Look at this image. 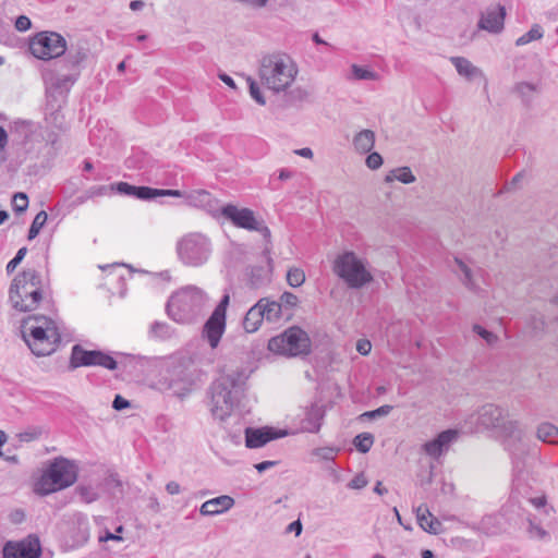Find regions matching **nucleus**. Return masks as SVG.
Here are the masks:
<instances>
[{
  "label": "nucleus",
  "instance_id": "obj_3",
  "mask_svg": "<svg viewBox=\"0 0 558 558\" xmlns=\"http://www.w3.org/2000/svg\"><path fill=\"white\" fill-rule=\"evenodd\" d=\"M299 74L296 62L287 53L274 52L259 61L258 77L269 90L279 94L292 86Z\"/></svg>",
  "mask_w": 558,
  "mask_h": 558
},
{
  "label": "nucleus",
  "instance_id": "obj_5",
  "mask_svg": "<svg viewBox=\"0 0 558 558\" xmlns=\"http://www.w3.org/2000/svg\"><path fill=\"white\" fill-rule=\"evenodd\" d=\"M207 301L206 293L196 286H186L170 296L166 311L168 316L179 324H192L203 313Z\"/></svg>",
  "mask_w": 558,
  "mask_h": 558
},
{
  "label": "nucleus",
  "instance_id": "obj_50",
  "mask_svg": "<svg viewBox=\"0 0 558 558\" xmlns=\"http://www.w3.org/2000/svg\"><path fill=\"white\" fill-rule=\"evenodd\" d=\"M366 165L371 170H377L383 165V157L378 153H372L366 157Z\"/></svg>",
  "mask_w": 558,
  "mask_h": 558
},
{
  "label": "nucleus",
  "instance_id": "obj_43",
  "mask_svg": "<svg viewBox=\"0 0 558 558\" xmlns=\"http://www.w3.org/2000/svg\"><path fill=\"white\" fill-rule=\"evenodd\" d=\"M87 57V53L84 49H77L75 52L70 51L66 62L71 65V69L76 70L82 61H84Z\"/></svg>",
  "mask_w": 558,
  "mask_h": 558
},
{
  "label": "nucleus",
  "instance_id": "obj_15",
  "mask_svg": "<svg viewBox=\"0 0 558 558\" xmlns=\"http://www.w3.org/2000/svg\"><path fill=\"white\" fill-rule=\"evenodd\" d=\"M2 554L3 558H39L41 547L38 537L28 536L20 542H7Z\"/></svg>",
  "mask_w": 558,
  "mask_h": 558
},
{
  "label": "nucleus",
  "instance_id": "obj_19",
  "mask_svg": "<svg viewBox=\"0 0 558 558\" xmlns=\"http://www.w3.org/2000/svg\"><path fill=\"white\" fill-rule=\"evenodd\" d=\"M225 330L226 317L211 313L204 325L203 335L207 339L209 345L215 349L218 347Z\"/></svg>",
  "mask_w": 558,
  "mask_h": 558
},
{
  "label": "nucleus",
  "instance_id": "obj_61",
  "mask_svg": "<svg viewBox=\"0 0 558 558\" xmlns=\"http://www.w3.org/2000/svg\"><path fill=\"white\" fill-rule=\"evenodd\" d=\"M276 461H263V462H259L255 465V469L262 473L270 468H272L274 465H276Z\"/></svg>",
  "mask_w": 558,
  "mask_h": 558
},
{
  "label": "nucleus",
  "instance_id": "obj_1",
  "mask_svg": "<svg viewBox=\"0 0 558 558\" xmlns=\"http://www.w3.org/2000/svg\"><path fill=\"white\" fill-rule=\"evenodd\" d=\"M464 427L469 432L493 430L510 452L513 468L518 471L522 469L523 430L518 421L509 418L507 410L492 403L484 404L465 420Z\"/></svg>",
  "mask_w": 558,
  "mask_h": 558
},
{
  "label": "nucleus",
  "instance_id": "obj_52",
  "mask_svg": "<svg viewBox=\"0 0 558 558\" xmlns=\"http://www.w3.org/2000/svg\"><path fill=\"white\" fill-rule=\"evenodd\" d=\"M391 411H392V407L388 405V404H385V405H381V407L377 408L376 410H373V411H369V412H365L363 414V416H367V417L374 418V417H377V416L388 415Z\"/></svg>",
  "mask_w": 558,
  "mask_h": 558
},
{
  "label": "nucleus",
  "instance_id": "obj_53",
  "mask_svg": "<svg viewBox=\"0 0 558 558\" xmlns=\"http://www.w3.org/2000/svg\"><path fill=\"white\" fill-rule=\"evenodd\" d=\"M41 435V430L39 428H32L29 430H25L23 433H20L19 434V438L21 441H32V440H35L37 438H39V436Z\"/></svg>",
  "mask_w": 558,
  "mask_h": 558
},
{
  "label": "nucleus",
  "instance_id": "obj_12",
  "mask_svg": "<svg viewBox=\"0 0 558 558\" xmlns=\"http://www.w3.org/2000/svg\"><path fill=\"white\" fill-rule=\"evenodd\" d=\"M29 50L37 59L49 60L65 52L66 41L58 33L43 32L31 40Z\"/></svg>",
  "mask_w": 558,
  "mask_h": 558
},
{
  "label": "nucleus",
  "instance_id": "obj_38",
  "mask_svg": "<svg viewBox=\"0 0 558 558\" xmlns=\"http://www.w3.org/2000/svg\"><path fill=\"white\" fill-rule=\"evenodd\" d=\"M47 218H48V215L45 210L39 211L35 216V218L31 225V228L28 230V235H27L28 240H33L39 234L41 228L45 226V223L47 221Z\"/></svg>",
  "mask_w": 558,
  "mask_h": 558
},
{
  "label": "nucleus",
  "instance_id": "obj_51",
  "mask_svg": "<svg viewBox=\"0 0 558 558\" xmlns=\"http://www.w3.org/2000/svg\"><path fill=\"white\" fill-rule=\"evenodd\" d=\"M229 303H230V295H229V293H225L213 313L226 317V313H227Z\"/></svg>",
  "mask_w": 558,
  "mask_h": 558
},
{
  "label": "nucleus",
  "instance_id": "obj_57",
  "mask_svg": "<svg viewBox=\"0 0 558 558\" xmlns=\"http://www.w3.org/2000/svg\"><path fill=\"white\" fill-rule=\"evenodd\" d=\"M356 350L362 355H367L372 350V343L367 339H361L356 343Z\"/></svg>",
  "mask_w": 558,
  "mask_h": 558
},
{
  "label": "nucleus",
  "instance_id": "obj_58",
  "mask_svg": "<svg viewBox=\"0 0 558 558\" xmlns=\"http://www.w3.org/2000/svg\"><path fill=\"white\" fill-rule=\"evenodd\" d=\"M130 407V402L124 399L122 396L117 395L112 402V408L117 411H122Z\"/></svg>",
  "mask_w": 558,
  "mask_h": 558
},
{
  "label": "nucleus",
  "instance_id": "obj_18",
  "mask_svg": "<svg viewBox=\"0 0 558 558\" xmlns=\"http://www.w3.org/2000/svg\"><path fill=\"white\" fill-rule=\"evenodd\" d=\"M457 437L458 433L456 430H444L438 434L436 438L424 444V451L429 457L436 459L449 449L450 445L457 439Z\"/></svg>",
  "mask_w": 558,
  "mask_h": 558
},
{
  "label": "nucleus",
  "instance_id": "obj_20",
  "mask_svg": "<svg viewBox=\"0 0 558 558\" xmlns=\"http://www.w3.org/2000/svg\"><path fill=\"white\" fill-rule=\"evenodd\" d=\"M271 427L245 428V445L247 448H260L268 441L280 437Z\"/></svg>",
  "mask_w": 558,
  "mask_h": 558
},
{
  "label": "nucleus",
  "instance_id": "obj_64",
  "mask_svg": "<svg viewBox=\"0 0 558 558\" xmlns=\"http://www.w3.org/2000/svg\"><path fill=\"white\" fill-rule=\"evenodd\" d=\"M295 532L296 535H300L302 532V524L300 520L293 521L288 525V532Z\"/></svg>",
  "mask_w": 558,
  "mask_h": 558
},
{
  "label": "nucleus",
  "instance_id": "obj_26",
  "mask_svg": "<svg viewBox=\"0 0 558 558\" xmlns=\"http://www.w3.org/2000/svg\"><path fill=\"white\" fill-rule=\"evenodd\" d=\"M375 133L372 130H362L353 137L352 145L360 154L369 153L375 145Z\"/></svg>",
  "mask_w": 558,
  "mask_h": 558
},
{
  "label": "nucleus",
  "instance_id": "obj_34",
  "mask_svg": "<svg viewBox=\"0 0 558 558\" xmlns=\"http://www.w3.org/2000/svg\"><path fill=\"white\" fill-rule=\"evenodd\" d=\"M172 328L165 322H154L149 328V336L155 339H168L172 336Z\"/></svg>",
  "mask_w": 558,
  "mask_h": 558
},
{
  "label": "nucleus",
  "instance_id": "obj_13",
  "mask_svg": "<svg viewBox=\"0 0 558 558\" xmlns=\"http://www.w3.org/2000/svg\"><path fill=\"white\" fill-rule=\"evenodd\" d=\"M221 215L236 228L257 231L265 239L270 238L269 228L262 220H258L250 208H239L235 205L227 204L221 208Z\"/></svg>",
  "mask_w": 558,
  "mask_h": 558
},
{
  "label": "nucleus",
  "instance_id": "obj_2",
  "mask_svg": "<svg viewBox=\"0 0 558 558\" xmlns=\"http://www.w3.org/2000/svg\"><path fill=\"white\" fill-rule=\"evenodd\" d=\"M245 381L244 373L236 369L222 373L210 384L208 409L215 420L223 422L232 414L243 396Z\"/></svg>",
  "mask_w": 558,
  "mask_h": 558
},
{
  "label": "nucleus",
  "instance_id": "obj_10",
  "mask_svg": "<svg viewBox=\"0 0 558 558\" xmlns=\"http://www.w3.org/2000/svg\"><path fill=\"white\" fill-rule=\"evenodd\" d=\"M195 378L191 366L182 362L173 363L168 366L166 373L158 380L159 389L162 391H170L173 396L179 398L186 397L193 385Z\"/></svg>",
  "mask_w": 558,
  "mask_h": 558
},
{
  "label": "nucleus",
  "instance_id": "obj_4",
  "mask_svg": "<svg viewBox=\"0 0 558 558\" xmlns=\"http://www.w3.org/2000/svg\"><path fill=\"white\" fill-rule=\"evenodd\" d=\"M22 327L23 339L35 355L47 356L57 350L61 335L51 318L43 315L28 316L23 320Z\"/></svg>",
  "mask_w": 558,
  "mask_h": 558
},
{
  "label": "nucleus",
  "instance_id": "obj_30",
  "mask_svg": "<svg viewBox=\"0 0 558 558\" xmlns=\"http://www.w3.org/2000/svg\"><path fill=\"white\" fill-rule=\"evenodd\" d=\"M78 72L75 71L74 73L70 74H57L51 75L49 78V83L52 87L60 92H68L70 87L74 84V82L77 80Z\"/></svg>",
  "mask_w": 558,
  "mask_h": 558
},
{
  "label": "nucleus",
  "instance_id": "obj_25",
  "mask_svg": "<svg viewBox=\"0 0 558 558\" xmlns=\"http://www.w3.org/2000/svg\"><path fill=\"white\" fill-rule=\"evenodd\" d=\"M450 62L454 65L458 74L468 81H472L477 77L484 78L483 71L464 57H451Z\"/></svg>",
  "mask_w": 558,
  "mask_h": 558
},
{
  "label": "nucleus",
  "instance_id": "obj_6",
  "mask_svg": "<svg viewBox=\"0 0 558 558\" xmlns=\"http://www.w3.org/2000/svg\"><path fill=\"white\" fill-rule=\"evenodd\" d=\"M9 299L12 306L20 312L36 310L43 300L40 274L34 268H27L16 275L10 286Z\"/></svg>",
  "mask_w": 558,
  "mask_h": 558
},
{
  "label": "nucleus",
  "instance_id": "obj_23",
  "mask_svg": "<svg viewBox=\"0 0 558 558\" xmlns=\"http://www.w3.org/2000/svg\"><path fill=\"white\" fill-rule=\"evenodd\" d=\"M180 195H172L184 199V203L194 207H207L211 205V194L206 190H177Z\"/></svg>",
  "mask_w": 558,
  "mask_h": 558
},
{
  "label": "nucleus",
  "instance_id": "obj_36",
  "mask_svg": "<svg viewBox=\"0 0 558 558\" xmlns=\"http://www.w3.org/2000/svg\"><path fill=\"white\" fill-rule=\"evenodd\" d=\"M373 442L374 436L369 433L359 434L353 439L355 448L362 453L368 452L373 446Z\"/></svg>",
  "mask_w": 558,
  "mask_h": 558
},
{
  "label": "nucleus",
  "instance_id": "obj_48",
  "mask_svg": "<svg viewBox=\"0 0 558 558\" xmlns=\"http://www.w3.org/2000/svg\"><path fill=\"white\" fill-rule=\"evenodd\" d=\"M279 303H281V307H294L299 303V298L295 294L286 291L281 294Z\"/></svg>",
  "mask_w": 558,
  "mask_h": 558
},
{
  "label": "nucleus",
  "instance_id": "obj_40",
  "mask_svg": "<svg viewBox=\"0 0 558 558\" xmlns=\"http://www.w3.org/2000/svg\"><path fill=\"white\" fill-rule=\"evenodd\" d=\"M287 281L289 286L298 288L305 281V274L301 268L292 267L287 272Z\"/></svg>",
  "mask_w": 558,
  "mask_h": 558
},
{
  "label": "nucleus",
  "instance_id": "obj_44",
  "mask_svg": "<svg viewBox=\"0 0 558 558\" xmlns=\"http://www.w3.org/2000/svg\"><path fill=\"white\" fill-rule=\"evenodd\" d=\"M473 331L482 337L488 344H494L498 340V337L494 332L486 330L480 325H474Z\"/></svg>",
  "mask_w": 558,
  "mask_h": 558
},
{
  "label": "nucleus",
  "instance_id": "obj_11",
  "mask_svg": "<svg viewBox=\"0 0 558 558\" xmlns=\"http://www.w3.org/2000/svg\"><path fill=\"white\" fill-rule=\"evenodd\" d=\"M268 350L274 353L291 356L308 354L311 351V340L307 333L300 327H290L281 335L269 339Z\"/></svg>",
  "mask_w": 558,
  "mask_h": 558
},
{
  "label": "nucleus",
  "instance_id": "obj_14",
  "mask_svg": "<svg viewBox=\"0 0 558 558\" xmlns=\"http://www.w3.org/2000/svg\"><path fill=\"white\" fill-rule=\"evenodd\" d=\"M70 364L72 368L82 366H101L113 371L118 367L117 361L111 355L99 350H85L80 344L73 345Z\"/></svg>",
  "mask_w": 558,
  "mask_h": 558
},
{
  "label": "nucleus",
  "instance_id": "obj_32",
  "mask_svg": "<svg viewBox=\"0 0 558 558\" xmlns=\"http://www.w3.org/2000/svg\"><path fill=\"white\" fill-rule=\"evenodd\" d=\"M74 519L77 524V534L73 537V544L78 546L87 542L89 537V525L87 518L83 514H75Z\"/></svg>",
  "mask_w": 558,
  "mask_h": 558
},
{
  "label": "nucleus",
  "instance_id": "obj_16",
  "mask_svg": "<svg viewBox=\"0 0 558 558\" xmlns=\"http://www.w3.org/2000/svg\"><path fill=\"white\" fill-rule=\"evenodd\" d=\"M506 9L502 5H494L482 12L477 23L478 29L492 34H499L504 29Z\"/></svg>",
  "mask_w": 558,
  "mask_h": 558
},
{
  "label": "nucleus",
  "instance_id": "obj_46",
  "mask_svg": "<svg viewBox=\"0 0 558 558\" xmlns=\"http://www.w3.org/2000/svg\"><path fill=\"white\" fill-rule=\"evenodd\" d=\"M456 263L459 267V269L462 271L463 274V283L469 287L470 289L473 288V282H472V272H471V269L459 258H456Z\"/></svg>",
  "mask_w": 558,
  "mask_h": 558
},
{
  "label": "nucleus",
  "instance_id": "obj_9",
  "mask_svg": "<svg viewBox=\"0 0 558 558\" xmlns=\"http://www.w3.org/2000/svg\"><path fill=\"white\" fill-rule=\"evenodd\" d=\"M333 271L352 289H360L373 281V275L353 252L339 255L333 263Z\"/></svg>",
  "mask_w": 558,
  "mask_h": 558
},
{
  "label": "nucleus",
  "instance_id": "obj_8",
  "mask_svg": "<svg viewBox=\"0 0 558 558\" xmlns=\"http://www.w3.org/2000/svg\"><path fill=\"white\" fill-rule=\"evenodd\" d=\"M177 253L184 265L198 267L208 260L211 254V242L203 233H187L178 241Z\"/></svg>",
  "mask_w": 558,
  "mask_h": 558
},
{
  "label": "nucleus",
  "instance_id": "obj_54",
  "mask_svg": "<svg viewBox=\"0 0 558 558\" xmlns=\"http://www.w3.org/2000/svg\"><path fill=\"white\" fill-rule=\"evenodd\" d=\"M515 90L521 95V96H525L532 92H535L536 90V86L532 83H529V82H521L519 84H517L515 86Z\"/></svg>",
  "mask_w": 558,
  "mask_h": 558
},
{
  "label": "nucleus",
  "instance_id": "obj_27",
  "mask_svg": "<svg viewBox=\"0 0 558 558\" xmlns=\"http://www.w3.org/2000/svg\"><path fill=\"white\" fill-rule=\"evenodd\" d=\"M258 302L254 304L245 314L242 325L246 332H255L264 320L263 312Z\"/></svg>",
  "mask_w": 558,
  "mask_h": 558
},
{
  "label": "nucleus",
  "instance_id": "obj_7",
  "mask_svg": "<svg viewBox=\"0 0 558 558\" xmlns=\"http://www.w3.org/2000/svg\"><path fill=\"white\" fill-rule=\"evenodd\" d=\"M77 478L75 465L65 458H57L41 475L37 490L43 495L66 488Z\"/></svg>",
  "mask_w": 558,
  "mask_h": 558
},
{
  "label": "nucleus",
  "instance_id": "obj_59",
  "mask_svg": "<svg viewBox=\"0 0 558 558\" xmlns=\"http://www.w3.org/2000/svg\"><path fill=\"white\" fill-rule=\"evenodd\" d=\"M166 490L170 495H177L181 492V487L179 483L171 481L166 485Z\"/></svg>",
  "mask_w": 558,
  "mask_h": 558
},
{
  "label": "nucleus",
  "instance_id": "obj_33",
  "mask_svg": "<svg viewBox=\"0 0 558 558\" xmlns=\"http://www.w3.org/2000/svg\"><path fill=\"white\" fill-rule=\"evenodd\" d=\"M269 282L268 270L263 266L252 267L250 271L248 284L253 289H259L260 287Z\"/></svg>",
  "mask_w": 558,
  "mask_h": 558
},
{
  "label": "nucleus",
  "instance_id": "obj_60",
  "mask_svg": "<svg viewBox=\"0 0 558 558\" xmlns=\"http://www.w3.org/2000/svg\"><path fill=\"white\" fill-rule=\"evenodd\" d=\"M395 179L404 184H410L415 181V177H386V182L390 183Z\"/></svg>",
  "mask_w": 558,
  "mask_h": 558
},
{
  "label": "nucleus",
  "instance_id": "obj_21",
  "mask_svg": "<svg viewBox=\"0 0 558 558\" xmlns=\"http://www.w3.org/2000/svg\"><path fill=\"white\" fill-rule=\"evenodd\" d=\"M234 505V499L228 495H221L219 497L205 501L201 508L199 513L202 515H217L228 511Z\"/></svg>",
  "mask_w": 558,
  "mask_h": 558
},
{
  "label": "nucleus",
  "instance_id": "obj_62",
  "mask_svg": "<svg viewBox=\"0 0 558 558\" xmlns=\"http://www.w3.org/2000/svg\"><path fill=\"white\" fill-rule=\"evenodd\" d=\"M521 177H512V180L505 185L502 190H500V193L509 192L511 190H514L520 181Z\"/></svg>",
  "mask_w": 558,
  "mask_h": 558
},
{
  "label": "nucleus",
  "instance_id": "obj_35",
  "mask_svg": "<svg viewBox=\"0 0 558 558\" xmlns=\"http://www.w3.org/2000/svg\"><path fill=\"white\" fill-rule=\"evenodd\" d=\"M543 36L544 32L542 26L538 24H534L529 32H526L515 40V45L519 47L524 46L530 44L531 41L539 40L541 38H543Z\"/></svg>",
  "mask_w": 558,
  "mask_h": 558
},
{
  "label": "nucleus",
  "instance_id": "obj_42",
  "mask_svg": "<svg viewBox=\"0 0 558 558\" xmlns=\"http://www.w3.org/2000/svg\"><path fill=\"white\" fill-rule=\"evenodd\" d=\"M28 207V196L23 192H17L12 197V208L16 214L24 213Z\"/></svg>",
  "mask_w": 558,
  "mask_h": 558
},
{
  "label": "nucleus",
  "instance_id": "obj_45",
  "mask_svg": "<svg viewBox=\"0 0 558 558\" xmlns=\"http://www.w3.org/2000/svg\"><path fill=\"white\" fill-rule=\"evenodd\" d=\"M27 253V248L26 247H21L16 255L14 256V258H12L8 264H7V267H5V270L8 274H11L15 270V268L17 267V265L23 260V258L25 257Z\"/></svg>",
  "mask_w": 558,
  "mask_h": 558
},
{
  "label": "nucleus",
  "instance_id": "obj_29",
  "mask_svg": "<svg viewBox=\"0 0 558 558\" xmlns=\"http://www.w3.org/2000/svg\"><path fill=\"white\" fill-rule=\"evenodd\" d=\"M113 192H117V184H108V185H97L92 186L86 192L80 196L76 197L75 202L77 204H83L89 198L104 196V195H110Z\"/></svg>",
  "mask_w": 558,
  "mask_h": 558
},
{
  "label": "nucleus",
  "instance_id": "obj_56",
  "mask_svg": "<svg viewBox=\"0 0 558 558\" xmlns=\"http://www.w3.org/2000/svg\"><path fill=\"white\" fill-rule=\"evenodd\" d=\"M31 20L25 15L19 16L15 21V27L20 32H26L31 28Z\"/></svg>",
  "mask_w": 558,
  "mask_h": 558
},
{
  "label": "nucleus",
  "instance_id": "obj_22",
  "mask_svg": "<svg viewBox=\"0 0 558 558\" xmlns=\"http://www.w3.org/2000/svg\"><path fill=\"white\" fill-rule=\"evenodd\" d=\"M325 416V411L317 404H312L306 409L305 415L301 421V429L307 433H318L322 427V422Z\"/></svg>",
  "mask_w": 558,
  "mask_h": 558
},
{
  "label": "nucleus",
  "instance_id": "obj_41",
  "mask_svg": "<svg viewBox=\"0 0 558 558\" xmlns=\"http://www.w3.org/2000/svg\"><path fill=\"white\" fill-rule=\"evenodd\" d=\"M246 81L248 83V88H250V95L251 97L260 106H265L266 105V98L264 97L263 93H262V89H260V86L258 85V83L253 80L252 77H246Z\"/></svg>",
  "mask_w": 558,
  "mask_h": 558
},
{
  "label": "nucleus",
  "instance_id": "obj_49",
  "mask_svg": "<svg viewBox=\"0 0 558 558\" xmlns=\"http://www.w3.org/2000/svg\"><path fill=\"white\" fill-rule=\"evenodd\" d=\"M367 485V480L363 473L355 475L349 483L348 487L351 489H362Z\"/></svg>",
  "mask_w": 558,
  "mask_h": 558
},
{
  "label": "nucleus",
  "instance_id": "obj_47",
  "mask_svg": "<svg viewBox=\"0 0 558 558\" xmlns=\"http://www.w3.org/2000/svg\"><path fill=\"white\" fill-rule=\"evenodd\" d=\"M527 532L531 537L542 539L547 535V532L536 524L534 521L529 519Z\"/></svg>",
  "mask_w": 558,
  "mask_h": 558
},
{
  "label": "nucleus",
  "instance_id": "obj_55",
  "mask_svg": "<svg viewBox=\"0 0 558 558\" xmlns=\"http://www.w3.org/2000/svg\"><path fill=\"white\" fill-rule=\"evenodd\" d=\"M9 136L7 131L0 125V162L5 159L4 149L8 145Z\"/></svg>",
  "mask_w": 558,
  "mask_h": 558
},
{
  "label": "nucleus",
  "instance_id": "obj_17",
  "mask_svg": "<svg viewBox=\"0 0 558 558\" xmlns=\"http://www.w3.org/2000/svg\"><path fill=\"white\" fill-rule=\"evenodd\" d=\"M117 192L120 194L134 196L140 199H154L159 196L180 195L178 191L173 190L134 186L125 182H120L117 184Z\"/></svg>",
  "mask_w": 558,
  "mask_h": 558
},
{
  "label": "nucleus",
  "instance_id": "obj_31",
  "mask_svg": "<svg viewBox=\"0 0 558 558\" xmlns=\"http://www.w3.org/2000/svg\"><path fill=\"white\" fill-rule=\"evenodd\" d=\"M536 436L539 440L547 444L558 442V427L554 424L545 422L538 425Z\"/></svg>",
  "mask_w": 558,
  "mask_h": 558
},
{
  "label": "nucleus",
  "instance_id": "obj_37",
  "mask_svg": "<svg viewBox=\"0 0 558 558\" xmlns=\"http://www.w3.org/2000/svg\"><path fill=\"white\" fill-rule=\"evenodd\" d=\"M150 162V158L143 151H136L125 160L129 169H145Z\"/></svg>",
  "mask_w": 558,
  "mask_h": 558
},
{
  "label": "nucleus",
  "instance_id": "obj_24",
  "mask_svg": "<svg viewBox=\"0 0 558 558\" xmlns=\"http://www.w3.org/2000/svg\"><path fill=\"white\" fill-rule=\"evenodd\" d=\"M416 519L418 525L430 534H439L442 532L441 522L436 519L425 506H420L416 509Z\"/></svg>",
  "mask_w": 558,
  "mask_h": 558
},
{
  "label": "nucleus",
  "instance_id": "obj_28",
  "mask_svg": "<svg viewBox=\"0 0 558 558\" xmlns=\"http://www.w3.org/2000/svg\"><path fill=\"white\" fill-rule=\"evenodd\" d=\"M260 311L263 312L264 319L267 322H277L282 315L281 303L271 301L268 298H262L258 300Z\"/></svg>",
  "mask_w": 558,
  "mask_h": 558
},
{
  "label": "nucleus",
  "instance_id": "obj_63",
  "mask_svg": "<svg viewBox=\"0 0 558 558\" xmlns=\"http://www.w3.org/2000/svg\"><path fill=\"white\" fill-rule=\"evenodd\" d=\"M219 78H220V80H221L226 85H228L229 87H231V88H233V89H235V88H236V85H235L234 80H233L231 76H229L228 74H226V73H221V74H219Z\"/></svg>",
  "mask_w": 558,
  "mask_h": 558
},
{
  "label": "nucleus",
  "instance_id": "obj_39",
  "mask_svg": "<svg viewBox=\"0 0 558 558\" xmlns=\"http://www.w3.org/2000/svg\"><path fill=\"white\" fill-rule=\"evenodd\" d=\"M352 77L354 80H363V81H376L378 78V74L367 68L360 66L357 64L351 65Z\"/></svg>",
  "mask_w": 558,
  "mask_h": 558
}]
</instances>
